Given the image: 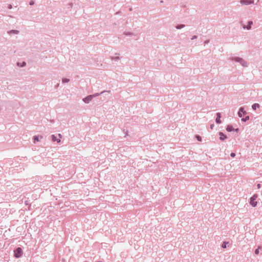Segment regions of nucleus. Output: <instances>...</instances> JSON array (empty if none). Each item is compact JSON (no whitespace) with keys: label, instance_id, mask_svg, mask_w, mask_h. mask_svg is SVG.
<instances>
[{"label":"nucleus","instance_id":"f257e3e1","mask_svg":"<svg viewBox=\"0 0 262 262\" xmlns=\"http://www.w3.org/2000/svg\"><path fill=\"white\" fill-rule=\"evenodd\" d=\"M231 61H234L236 62L239 63L242 66L244 67H248V63L243 58L239 57H232L230 58Z\"/></svg>","mask_w":262,"mask_h":262},{"label":"nucleus","instance_id":"f03ea898","mask_svg":"<svg viewBox=\"0 0 262 262\" xmlns=\"http://www.w3.org/2000/svg\"><path fill=\"white\" fill-rule=\"evenodd\" d=\"M14 256L16 258L21 257L23 254V250L21 248L18 247L14 250Z\"/></svg>","mask_w":262,"mask_h":262},{"label":"nucleus","instance_id":"7ed1b4c3","mask_svg":"<svg viewBox=\"0 0 262 262\" xmlns=\"http://www.w3.org/2000/svg\"><path fill=\"white\" fill-rule=\"evenodd\" d=\"M257 198V195L254 194L250 198V204L252 207H254L257 205V202L255 201Z\"/></svg>","mask_w":262,"mask_h":262},{"label":"nucleus","instance_id":"20e7f679","mask_svg":"<svg viewBox=\"0 0 262 262\" xmlns=\"http://www.w3.org/2000/svg\"><path fill=\"white\" fill-rule=\"evenodd\" d=\"M240 3L242 5H249L254 3V0H241Z\"/></svg>","mask_w":262,"mask_h":262},{"label":"nucleus","instance_id":"39448f33","mask_svg":"<svg viewBox=\"0 0 262 262\" xmlns=\"http://www.w3.org/2000/svg\"><path fill=\"white\" fill-rule=\"evenodd\" d=\"M247 114V112L245 110H244V108L243 107H241L239 109V111L238 112V116L239 117H242L243 115H245Z\"/></svg>","mask_w":262,"mask_h":262},{"label":"nucleus","instance_id":"423d86ee","mask_svg":"<svg viewBox=\"0 0 262 262\" xmlns=\"http://www.w3.org/2000/svg\"><path fill=\"white\" fill-rule=\"evenodd\" d=\"M58 135L59 137V139H57L56 137L54 135H52L51 136L52 140L53 142L57 141V143H59L60 142V139L62 138V135L60 134H59Z\"/></svg>","mask_w":262,"mask_h":262},{"label":"nucleus","instance_id":"0eeeda50","mask_svg":"<svg viewBox=\"0 0 262 262\" xmlns=\"http://www.w3.org/2000/svg\"><path fill=\"white\" fill-rule=\"evenodd\" d=\"M253 21L252 20H250L248 21V25L247 26L244 25L243 28L245 29H246L247 30H249L251 29V26L253 25Z\"/></svg>","mask_w":262,"mask_h":262},{"label":"nucleus","instance_id":"6e6552de","mask_svg":"<svg viewBox=\"0 0 262 262\" xmlns=\"http://www.w3.org/2000/svg\"><path fill=\"white\" fill-rule=\"evenodd\" d=\"M93 99V97L91 95H90L83 99V101L85 103H89Z\"/></svg>","mask_w":262,"mask_h":262},{"label":"nucleus","instance_id":"1a4fd4ad","mask_svg":"<svg viewBox=\"0 0 262 262\" xmlns=\"http://www.w3.org/2000/svg\"><path fill=\"white\" fill-rule=\"evenodd\" d=\"M221 113H217L216 114V119H215V122H216V123L220 124L221 123Z\"/></svg>","mask_w":262,"mask_h":262},{"label":"nucleus","instance_id":"9d476101","mask_svg":"<svg viewBox=\"0 0 262 262\" xmlns=\"http://www.w3.org/2000/svg\"><path fill=\"white\" fill-rule=\"evenodd\" d=\"M19 33V31L18 30H11L10 31H8L7 32V33L9 34V35H12V34H18Z\"/></svg>","mask_w":262,"mask_h":262},{"label":"nucleus","instance_id":"9b49d317","mask_svg":"<svg viewBox=\"0 0 262 262\" xmlns=\"http://www.w3.org/2000/svg\"><path fill=\"white\" fill-rule=\"evenodd\" d=\"M105 92H108V93H110L111 91H103L102 92H101V93H95L94 94H93V95H91L93 97V98H94V97H97L99 95H100L101 94H102Z\"/></svg>","mask_w":262,"mask_h":262},{"label":"nucleus","instance_id":"f8f14e48","mask_svg":"<svg viewBox=\"0 0 262 262\" xmlns=\"http://www.w3.org/2000/svg\"><path fill=\"white\" fill-rule=\"evenodd\" d=\"M219 136H220V139L222 141L225 140L227 138V136L224 134L222 132L219 133Z\"/></svg>","mask_w":262,"mask_h":262},{"label":"nucleus","instance_id":"ddd939ff","mask_svg":"<svg viewBox=\"0 0 262 262\" xmlns=\"http://www.w3.org/2000/svg\"><path fill=\"white\" fill-rule=\"evenodd\" d=\"M226 130L229 132H231L234 130V128L232 125H228L227 126Z\"/></svg>","mask_w":262,"mask_h":262},{"label":"nucleus","instance_id":"4468645a","mask_svg":"<svg viewBox=\"0 0 262 262\" xmlns=\"http://www.w3.org/2000/svg\"><path fill=\"white\" fill-rule=\"evenodd\" d=\"M260 105L258 103H254L252 105V108L253 110H256L257 108H259Z\"/></svg>","mask_w":262,"mask_h":262},{"label":"nucleus","instance_id":"2eb2a0df","mask_svg":"<svg viewBox=\"0 0 262 262\" xmlns=\"http://www.w3.org/2000/svg\"><path fill=\"white\" fill-rule=\"evenodd\" d=\"M26 65V63L25 61H23L21 63L18 62L17 63V66H18V67H24Z\"/></svg>","mask_w":262,"mask_h":262},{"label":"nucleus","instance_id":"dca6fc26","mask_svg":"<svg viewBox=\"0 0 262 262\" xmlns=\"http://www.w3.org/2000/svg\"><path fill=\"white\" fill-rule=\"evenodd\" d=\"M123 34L126 36H131V35L135 36V34L134 33L130 32H124L123 33Z\"/></svg>","mask_w":262,"mask_h":262},{"label":"nucleus","instance_id":"f3484780","mask_svg":"<svg viewBox=\"0 0 262 262\" xmlns=\"http://www.w3.org/2000/svg\"><path fill=\"white\" fill-rule=\"evenodd\" d=\"M185 25H183V24H181V25H178L176 26V28L177 29H182L184 27H185Z\"/></svg>","mask_w":262,"mask_h":262},{"label":"nucleus","instance_id":"a211bd4d","mask_svg":"<svg viewBox=\"0 0 262 262\" xmlns=\"http://www.w3.org/2000/svg\"><path fill=\"white\" fill-rule=\"evenodd\" d=\"M111 58L112 60H115L116 61H118L120 59V58L119 56H117V57L112 56L111 57Z\"/></svg>","mask_w":262,"mask_h":262},{"label":"nucleus","instance_id":"6ab92c4d","mask_svg":"<svg viewBox=\"0 0 262 262\" xmlns=\"http://www.w3.org/2000/svg\"><path fill=\"white\" fill-rule=\"evenodd\" d=\"M260 249H262V247L261 246H258V248L255 249V252H254L255 254H258L259 252V250Z\"/></svg>","mask_w":262,"mask_h":262},{"label":"nucleus","instance_id":"aec40b11","mask_svg":"<svg viewBox=\"0 0 262 262\" xmlns=\"http://www.w3.org/2000/svg\"><path fill=\"white\" fill-rule=\"evenodd\" d=\"M70 81V79L67 78H63L62 79V83H68Z\"/></svg>","mask_w":262,"mask_h":262},{"label":"nucleus","instance_id":"412c9836","mask_svg":"<svg viewBox=\"0 0 262 262\" xmlns=\"http://www.w3.org/2000/svg\"><path fill=\"white\" fill-rule=\"evenodd\" d=\"M249 119V116H247L245 118H243L242 119V121H243V122H246L247 120H248Z\"/></svg>","mask_w":262,"mask_h":262},{"label":"nucleus","instance_id":"4be33fe9","mask_svg":"<svg viewBox=\"0 0 262 262\" xmlns=\"http://www.w3.org/2000/svg\"><path fill=\"white\" fill-rule=\"evenodd\" d=\"M34 142H38L39 141V137L38 136H35L33 138Z\"/></svg>","mask_w":262,"mask_h":262},{"label":"nucleus","instance_id":"5701e85b","mask_svg":"<svg viewBox=\"0 0 262 262\" xmlns=\"http://www.w3.org/2000/svg\"><path fill=\"white\" fill-rule=\"evenodd\" d=\"M228 244V243L226 242H224L222 245V247L223 248H226L227 247V244Z\"/></svg>","mask_w":262,"mask_h":262},{"label":"nucleus","instance_id":"b1692460","mask_svg":"<svg viewBox=\"0 0 262 262\" xmlns=\"http://www.w3.org/2000/svg\"><path fill=\"white\" fill-rule=\"evenodd\" d=\"M196 137L197 140H198L199 141H201V140H202V138H201V137H200V136H196Z\"/></svg>","mask_w":262,"mask_h":262},{"label":"nucleus","instance_id":"393cba45","mask_svg":"<svg viewBox=\"0 0 262 262\" xmlns=\"http://www.w3.org/2000/svg\"><path fill=\"white\" fill-rule=\"evenodd\" d=\"M198 37V36L196 35H193L192 36V37L191 38V40H193V39H196Z\"/></svg>","mask_w":262,"mask_h":262},{"label":"nucleus","instance_id":"a878e982","mask_svg":"<svg viewBox=\"0 0 262 262\" xmlns=\"http://www.w3.org/2000/svg\"><path fill=\"white\" fill-rule=\"evenodd\" d=\"M230 156L232 158H234L235 156V154L234 152H232L230 154Z\"/></svg>","mask_w":262,"mask_h":262},{"label":"nucleus","instance_id":"bb28decb","mask_svg":"<svg viewBox=\"0 0 262 262\" xmlns=\"http://www.w3.org/2000/svg\"><path fill=\"white\" fill-rule=\"evenodd\" d=\"M29 4H30V5H34V2L33 1H31L30 2V3H29Z\"/></svg>","mask_w":262,"mask_h":262},{"label":"nucleus","instance_id":"cd10ccee","mask_svg":"<svg viewBox=\"0 0 262 262\" xmlns=\"http://www.w3.org/2000/svg\"><path fill=\"white\" fill-rule=\"evenodd\" d=\"M8 9H12V5L9 4V5H8Z\"/></svg>","mask_w":262,"mask_h":262},{"label":"nucleus","instance_id":"c85d7f7f","mask_svg":"<svg viewBox=\"0 0 262 262\" xmlns=\"http://www.w3.org/2000/svg\"><path fill=\"white\" fill-rule=\"evenodd\" d=\"M257 187L258 189L260 188H261V185L260 184H258L257 185Z\"/></svg>","mask_w":262,"mask_h":262},{"label":"nucleus","instance_id":"c756f323","mask_svg":"<svg viewBox=\"0 0 262 262\" xmlns=\"http://www.w3.org/2000/svg\"><path fill=\"white\" fill-rule=\"evenodd\" d=\"M209 42V40H206L204 41V43L207 44Z\"/></svg>","mask_w":262,"mask_h":262},{"label":"nucleus","instance_id":"7c9ffc66","mask_svg":"<svg viewBox=\"0 0 262 262\" xmlns=\"http://www.w3.org/2000/svg\"><path fill=\"white\" fill-rule=\"evenodd\" d=\"M213 127H214V124H211V125H210V128H211V129H213Z\"/></svg>","mask_w":262,"mask_h":262},{"label":"nucleus","instance_id":"2f4dec72","mask_svg":"<svg viewBox=\"0 0 262 262\" xmlns=\"http://www.w3.org/2000/svg\"><path fill=\"white\" fill-rule=\"evenodd\" d=\"M59 85V83H57L56 85H55V88H57Z\"/></svg>","mask_w":262,"mask_h":262},{"label":"nucleus","instance_id":"473e14b6","mask_svg":"<svg viewBox=\"0 0 262 262\" xmlns=\"http://www.w3.org/2000/svg\"><path fill=\"white\" fill-rule=\"evenodd\" d=\"M235 130L236 132H238V130H239V129L238 128H236V129H235Z\"/></svg>","mask_w":262,"mask_h":262},{"label":"nucleus","instance_id":"72a5a7b5","mask_svg":"<svg viewBox=\"0 0 262 262\" xmlns=\"http://www.w3.org/2000/svg\"><path fill=\"white\" fill-rule=\"evenodd\" d=\"M129 10H130V11H132V8H130L129 9Z\"/></svg>","mask_w":262,"mask_h":262}]
</instances>
